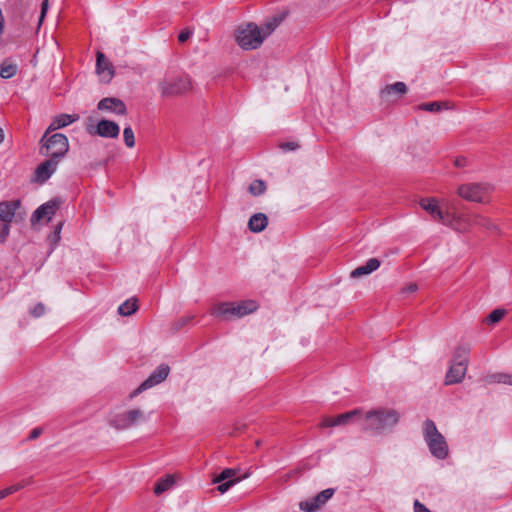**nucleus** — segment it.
Wrapping results in <instances>:
<instances>
[{
    "mask_svg": "<svg viewBox=\"0 0 512 512\" xmlns=\"http://www.w3.org/2000/svg\"><path fill=\"white\" fill-rule=\"evenodd\" d=\"M96 71L105 82H109L114 76V70L111 62L102 52H97Z\"/></svg>",
    "mask_w": 512,
    "mask_h": 512,
    "instance_id": "nucleus-19",
    "label": "nucleus"
},
{
    "mask_svg": "<svg viewBox=\"0 0 512 512\" xmlns=\"http://www.w3.org/2000/svg\"><path fill=\"white\" fill-rule=\"evenodd\" d=\"M492 190L493 187L488 183H468L460 185L457 193L467 201L484 202Z\"/></svg>",
    "mask_w": 512,
    "mask_h": 512,
    "instance_id": "nucleus-9",
    "label": "nucleus"
},
{
    "mask_svg": "<svg viewBox=\"0 0 512 512\" xmlns=\"http://www.w3.org/2000/svg\"><path fill=\"white\" fill-rule=\"evenodd\" d=\"M45 306L42 303L36 304L30 311L31 315L34 317H40L45 313Z\"/></svg>",
    "mask_w": 512,
    "mask_h": 512,
    "instance_id": "nucleus-37",
    "label": "nucleus"
},
{
    "mask_svg": "<svg viewBox=\"0 0 512 512\" xmlns=\"http://www.w3.org/2000/svg\"><path fill=\"white\" fill-rule=\"evenodd\" d=\"M266 188V183L263 180H254L248 190L253 196H259L266 191Z\"/></svg>",
    "mask_w": 512,
    "mask_h": 512,
    "instance_id": "nucleus-32",
    "label": "nucleus"
},
{
    "mask_svg": "<svg viewBox=\"0 0 512 512\" xmlns=\"http://www.w3.org/2000/svg\"><path fill=\"white\" fill-rule=\"evenodd\" d=\"M18 67L9 60H5L0 66V76L3 79H10L16 75Z\"/></svg>",
    "mask_w": 512,
    "mask_h": 512,
    "instance_id": "nucleus-29",
    "label": "nucleus"
},
{
    "mask_svg": "<svg viewBox=\"0 0 512 512\" xmlns=\"http://www.w3.org/2000/svg\"><path fill=\"white\" fill-rule=\"evenodd\" d=\"M42 433V429L41 428H34L31 432H30V435H29V439L30 440H34L36 438H38Z\"/></svg>",
    "mask_w": 512,
    "mask_h": 512,
    "instance_id": "nucleus-45",
    "label": "nucleus"
},
{
    "mask_svg": "<svg viewBox=\"0 0 512 512\" xmlns=\"http://www.w3.org/2000/svg\"><path fill=\"white\" fill-rule=\"evenodd\" d=\"M61 229H62V223H59L56 228H55V231H54V235L57 239L60 238V232H61Z\"/></svg>",
    "mask_w": 512,
    "mask_h": 512,
    "instance_id": "nucleus-46",
    "label": "nucleus"
},
{
    "mask_svg": "<svg viewBox=\"0 0 512 512\" xmlns=\"http://www.w3.org/2000/svg\"><path fill=\"white\" fill-rule=\"evenodd\" d=\"M416 290H417V285L416 284H410L409 286H407L405 288V291L408 292V293L415 292Z\"/></svg>",
    "mask_w": 512,
    "mask_h": 512,
    "instance_id": "nucleus-47",
    "label": "nucleus"
},
{
    "mask_svg": "<svg viewBox=\"0 0 512 512\" xmlns=\"http://www.w3.org/2000/svg\"><path fill=\"white\" fill-rule=\"evenodd\" d=\"M31 483V479L22 480L17 484L11 485L6 488L8 495L18 492Z\"/></svg>",
    "mask_w": 512,
    "mask_h": 512,
    "instance_id": "nucleus-35",
    "label": "nucleus"
},
{
    "mask_svg": "<svg viewBox=\"0 0 512 512\" xmlns=\"http://www.w3.org/2000/svg\"><path fill=\"white\" fill-rule=\"evenodd\" d=\"M48 8H49V1L48 0H44L41 4V13H40V17H39V25H41V23L43 22L44 18H45V15L48 11Z\"/></svg>",
    "mask_w": 512,
    "mask_h": 512,
    "instance_id": "nucleus-40",
    "label": "nucleus"
},
{
    "mask_svg": "<svg viewBox=\"0 0 512 512\" xmlns=\"http://www.w3.org/2000/svg\"><path fill=\"white\" fill-rule=\"evenodd\" d=\"M138 309L137 299L136 298H130L127 299L125 302H123L119 308L118 312L122 316H130L133 313H135Z\"/></svg>",
    "mask_w": 512,
    "mask_h": 512,
    "instance_id": "nucleus-27",
    "label": "nucleus"
},
{
    "mask_svg": "<svg viewBox=\"0 0 512 512\" xmlns=\"http://www.w3.org/2000/svg\"><path fill=\"white\" fill-rule=\"evenodd\" d=\"M495 381L498 383L512 385V375L511 374H498L495 376Z\"/></svg>",
    "mask_w": 512,
    "mask_h": 512,
    "instance_id": "nucleus-38",
    "label": "nucleus"
},
{
    "mask_svg": "<svg viewBox=\"0 0 512 512\" xmlns=\"http://www.w3.org/2000/svg\"><path fill=\"white\" fill-rule=\"evenodd\" d=\"M7 496H9V495H8V493H7L6 488H5V489H3V490H0V500H1V499H3V498H5V497H7Z\"/></svg>",
    "mask_w": 512,
    "mask_h": 512,
    "instance_id": "nucleus-48",
    "label": "nucleus"
},
{
    "mask_svg": "<svg viewBox=\"0 0 512 512\" xmlns=\"http://www.w3.org/2000/svg\"><path fill=\"white\" fill-rule=\"evenodd\" d=\"M454 165L458 168H463L467 165V159L465 157H457L454 161Z\"/></svg>",
    "mask_w": 512,
    "mask_h": 512,
    "instance_id": "nucleus-44",
    "label": "nucleus"
},
{
    "mask_svg": "<svg viewBox=\"0 0 512 512\" xmlns=\"http://www.w3.org/2000/svg\"><path fill=\"white\" fill-rule=\"evenodd\" d=\"M380 267V261L377 258H370L364 265L355 268L350 276L352 278H359L368 275Z\"/></svg>",
    "mask_w": 512,
    "mask_h": 512,
    "instance_id": "nucleus-23",
    "label": "nucleus"
},
{
    "mask_svg": "<svg viewBox=\"0 0 512 512\" xmlns=\"http://www.w3.org/2000/svg\"><path fill=\"white\" fill-rule=\"evenodd\" d=\"M237 44L244 50H254L263 43L260 28L255 23H247L237 28L235 32Z\"/></svg>",
    "mask_w": 512,
    "mask_h": 512,
    "instance_id": "nucleus-5",
    "label": "nucleus"
},
{
    "mask_svg": "<svg viewBox=\"0 0 512 512\" xmlns=\"http://www.w3.org/2000/svg\"><path fill=\"white\" fill-rule=\"evenodd\" d=\"M451 227L460 232L468 231L474 227L484 228L487 230L496 229V226L489 218L475 213L455 214V220Z\"/></svg>",
    "mask_w": 512,
    "mask_h": 512,
    "instance_id": "nucleus-6",
    "label": "nucleus"
},
{
    "mask_svg": "<svg viewBox=\"0 0 512 512\" xmlns=\"http://www.w3.org/2000/svg\"><path fill=\"white\" fill-rule=\"evenodd\" d=\"M97 108L100 111L109 112L116 115H126L127 113V107L125 103L121 99L115 97H106L101 99L97 104Z\"/></svg>",
    "mask_w": 512,
    "mask_h": 512,
    "instance_id": "nucleus-15",
    "label": "nucleus"
},
{
    "mask_svg": "<svg viewBox=\"0 0 512 512\" xmlns=\"http://www.w3.org/2000/svg\"><path fill=\"white\" fill-rule=\"evenodd\" d=\"M268 224V218L264 213H256L252 215L248 222L250 231L254 233L262 232Z\"/></svg>",
    "mask_w": 512,
    "mask_h": 512,
    "instance_id": "nucleus-25",
    "label": "nucleus"
},
{
    "mask_svg": "<svg viewBox=\"0 0 512 512\" xmlns=\"http://www.w3.org/2000/svg\"><path fill=\"white\" fill-rule=\"evenodd\" d=\"M193 87L188 75L176 78H165L159 83L162 96H176L190 91Z\"/></svg>",
    "mask_w": 512,
    "mask_h": 512,
    "instance_id": "nucleus-8",
    "label": "nucleus"
},
{
    "mask_svg": "<svg viewBox=\"0 0 512 512\" xmlns=\"http://www.w3.org/2000/svg\"><path fill=\"white\" fill-rule=\"evenodd\" d=\"M191 36V32L189 30H183L178 35V40L181 43H184L186 40H188Z\"/></svg>",
    "mask_w": 512,
    "mask_h": 512,
    "instance_id": "nucleus-43",
    "label": "nucleus"
},
{
    "mask_svg": "<svg viewBox=\"0 0 512 512\" xmlns=\"http://www.w3.org/2000/svg\"><path fill=\"white\" fill-rule=\"evenodd\" d=\"M281 148L284 151H292L298 148V144L295 142H285L281 144Z\"/></svg>",
    "mask_w": 512,
    "mask_h": 512,
    "instance_id": "nucleus-42",
    "label": "nucleus"
},
{
    "mask_svg": "<svg viewBox=\"0 0 512 512\" xmlns=\"http://www.w3.org/2000/svg\"><path fill=\"white\" fill-rule=\"evenodd\" d=\"M282 18L274 17L273 19L267 21L262 28H260L263 36V40L268 37L280 24Z\"/></svg>",
    "mask_w": 512,
    "mask_h": 512,
    "instance_id": "nucleus-30",
    "label": "nucleus"
},
{
    "mask_svg": "<svg viewBox=\"0 0 512 512\" xmlns=\"http://www.w3.org/2000/svg\"><path fill=\"white\" fill-rule=\"evenodd\" d=\"M260 443H261V442H260L259 440H258V441H256V445H257V446H260Z\"/></svg>",
    "mask_w": 512,
    "mask_h": 512,
    "instance_id": "nucleus-50",
    "label": "nucleus"
},
{
    "mask_svg": "<svg viewBox=\"0 0 512 512\" xmlns=\"http://www.w3.org/2000/svg\"><path fill=\"white\" fill-rule=\"evenodd\" d=\"M174 483L175 481L173 476L167 475L166 477L161 478L156 482L154 486V493L156 495H160L165 491L169 490L174 485Z\"/></svg>",
    "mask_w": 512,
    "mask_h": 512,
    "instance_id": "nucleus-28",
    "label": "nucleus"
},
{
    "mask_svg": "<svg viewBox=\"0 0 512 512\" xmlns=\"http://www.w3.org/2000/svg\"><path fill=\"white\" fill-rule=\"evenodd\" d=\"M399 413L393 409L379 408L366 413L362 410L361 430L382 433L394 427L399 421Z\"/></svg>",
    "mask_w": 512,
    "mask_h": 512,
    "instance_id": "nucleus-1",
    "label": "nucleus"
},
{
    "mask_svg": "<svg viewBox=\"0 0 512 512\" xmlns=\"http://www.w3.org/2000/svg\"><path fill=\"white\" fill-rule=\"evenodd\" d=\"M407 86L404 82H395L383 87L380 97L385 101H395L407 93Z\"/></svg>",
    "mask_w": 512,
    "mask_h": 512,
    "instance_id": "nucleus-17",
    "label": "nucleus"
},
{
    "mask_svg": "<svg viewBox=\"0 0 512 512\" xmlns=\"http://www.w3.org/2000/svg\"><path fill=\"white\" fill-rule=\"evenodd\" d=\"M334 492L335 490L333 488L325 489L311 499L301 501L299 503V508L303 512H315L332 498Z\"/></svg>",
    "mask_w": 512,
    "mask_h": 512,
    "instance_id": "nucleus-12",
    "label": "nucleus"
},
{
    "mask_svg": "<svg viewBox=\"0 0 512 512\" xmlns=\"http://www.w3.org/2000/svg\"><path fill=\"white\" fill-rule=\"evenodd\" d=\"M3 138H4L3 131L0 128V143L3 141Z\"/></svg>",
    "mask_w": 512,
    "mask_h": 512,
    "instance_id": "nucleus-49",
    "label": "nucleus"
},
{
    "mask_svg": "<svg viewBox=\"0 0 512 512\" xmlns=\"http://www.w3.org/2000/svg\"><path fill=\"white\" fill-rule=\"evenodd\" d=\"M79 119V116L77 114H60L56 116L49 127L46 130V135H49L51 132L66 127L70 125L71 123L77 121Z\"/></svg>",
    "mask_w": 512,
    "mask_h": 512,
    "instance_id": "nucleus-21",
    "label": "nucleus"
},
{
    "mask_svg": "<svg viewBox=\"0 0 512 512\" xmlns=\"http://www.w3.org/2000/svg\"><path fill=\"white\" fill-rule=\"evenodd\" d=\"M362 409H354L336 416L338 426H345L353 422L361 425Z\"/></svg>",
    "mask_w": 512,
    "mask_h": 512,
    "instance_id": "nucleus-24",
    "label": "nucleus"
},
{
    "mask_svg": "<svg viewBox=\"0 0 512 512\" xmlns=\"http://www.w3.org/2000/svg\"><path fill=\"white\" fill-rule=\"evenodd\" d=\"M467 368L468 366H466V363L452 361V364L445 376V384L452 385L462 382L466 375Z\"/></svg>",
    "mask_w": 512,
    "mask_h": 512,
    "instance_id": "nucleus-18",
    "label": "nucleus"
},
{
    "mask_svg": "<svg viewBox=\"0 0 512 512\" xmlns=\"http://www.w3.org/2000/svg\"><path fill=\"white\" fill-rule=\"evenodd\" d=\"M443 108H447V104L445 102H429V103H422L418 106V109L428 112H439Z\"/></svg>",
    "mask_w": 512,
    "mask_h": 512,
    "instance_id": "nucleus-31",
    "label": "nucleus"
},
{
    "mask_svg": "<svg viewBox=\"0 0 512 512\" xmlns=\"http://www.w3.org/2000/svg\"><path fill=\"white\" fill-rule=\"evenodd\" d=\"M9 232H10L9 223L3 222V224H0V242L1 243L6 241V238L8 237Z\"/></svg>",
    "mask_w": 512,
    "mask_h": 512,
    "instance_id": "nucleus-36",
    "label": "nucleus"
},
{
    "mask_svg": "<svg viewBox=\"0 0 512 512\" xmlns=\"http://www.w3.org/2000/svg\"><path fill=\"white\" fill-rule=\"evenodd\" d=\"M59 161L50 158L42 162L35 170L36 180L40 183L47 181L55 172Z\"/></svg>",
    "mask_w": 512,
    "mask_h": 512,
    "instance_id": "nucleus-20",
    "label": "nucleus"
},
{
    "mask_svg": "<svg viewBox=\"0 0 512 512\" xmlns=\"http://www.w3.org/2000/svg\"><path fill=\"white\" fill-rule=\"evenodd\" d=\"M40 154L49 156L55 160H60L69 150V142L67 137L62 133H55L48 137L46 132L40 140Z\"/></svg>",
    "mask_w": 512,
    "mask_h": 512,
    "instance_id": "nucleus-4",
    "label": "nucleus"
},
{
    "mask_svg": "<svg viewBox=\"0 0 512 512\" xmlns=\"http://www.w3.org/2000/svg\"><path fill=\"white\" fill-rule=\"evenodd\" d=\"M419 205L423 210L430 214L433 220L450 227L453 225L455 214L443 212L435 198H423L419 201Z\"/></svg>",
    "mask_w": 512,
    "mask_h": 512,
    "instance_id": "nucleus-10",
    "label": "nucleus"
},
{
    "mask_svg": "<svg viewBox=\"0 0 512 512\" xmlns=\"http://www.w3.org/2000/svg\"><path fill=\"white\" fill-rule=\"evenodd\" d=\"M123 138L127 147L133 148L135 146V136L132 128L127 126L123 130Z\"/></svg>",
    "mask_w": 512,
    "mask_h": 512,
    "instance_id": "nucleus-34",
    "label": "nucleus"
},
{
    "mask_svg": "<svg viewBox=\"0 0 512 512\" xmlns=\"http://www.w3.org/2000/svg\"><path fill=\"white\" fill-rule=\"evenodd\" d=\"M238 470L233 468L224 469L219 475H217L212 482L214 484L218 483L217 490L224 494L226 493L234 484L240 481V477H237Z\"/></svg>",
    "mask_w": 512,
    "mask_h": 512,
    "instance_id": "nucleus-14",
    "label": "nucleus"
},
{
    "mask_svg": "<svg viewBox=\"0 0 512 512\" xmlns=\"http://www.w3.org/2000/svg\"><path fill=\"white\" fill-rule=\"evenodd\" d=\"M423 437L430 453L437 459L443 460L449 454L445 437L438 431L434 421L427 419L422 426Z\"/></svg>",
    "mask_w": 512,
    "mask_h": 512,
    "instance_id": "nucleus-2",
    "label": "nucleus"
},
{
    "mask_svg": "<svg viewBox=\"0 0 512 512\" xmlns=\"http://www.w3.org/2000/svg\"><path fill=\"white\" fill-rule=\"evenodd\" d=\"M257 309V304L253 300H246L240 302H226L214 306L212 315L225 320L232 318L244 317Z\"/></svg>",
    "mask_w": 512,
    "mask_h": 512,
    "instance_id": "nucleus-3",
    "label": "nucleus"
},
{
    "mask_svg": "<svg viewBox=\"0 0 512 512\" xmlns=\"http://www.w3.org/2000/svg\"><path fill=\"white\" fill-rule=\"evenodd\" d=\"M59 205L60 203L57 200H50L42 204L32 214L31 222H38L44 218H46L47 221H50L52 217L55 215L56 211L58 210Z\"/></svg>",
    "mask_w": 512,
    "mask_h": 512,
    "instance_id": "nucleus-16",
    "label": "nucleus"
},
{
    "mask_svg": "<svg viewBox=\"0 0 512 512\" xmlns=\"http://www.w3.org/2000/svg\"><path fill=\"white\" fill-rule=\"evenodd\" d=\"M87 131L91 135H98L104 138H117L120 133V127L114 121L102 119L97 123L96 127L90 126L87 128Z\"/></svg>",
    "mask_w": 512,
    "mask_h": 512,
    "instance_id": "nucleus-13",
    "label": "nucleus"
},
{
    "mask_svg": "<svg viewBox=\"0 0 512 512\" xmlns=\"http://www.w3.org/2000/svg\"><path fill=\"white\" fill-rule=\"evenodd\" d=\"M414 512H431L424 504L419 500L414 501Z\"/></svg>",
    "mask_w": 512,
    "mask_h": 512,
    "instance_id": "nucleus-41",
    "label": "nucleus"
},
{
    "mask_svg": "<svg viewBox=\"0 0 512 512\" xmlns=\"http://www.w3.org/2000/svg\"><path fill=\"white\" fill-rule=\"evenodd\" d=\"M470 346L469 345H459L456 347L453 355L454 362L466 363L468 366L469 362V354H470Z\"/></svg>",
    "mask_w": 512,
    "mask_h": 512,
    "instance_id": "nucleus-26",
    "label": "nucleus"
},
{
    "mask_svg": "<svg viewBox=\"0 0 512 512\" xmlns=\"http://www.w3.org/2000/svg\"><path fill=\"white\" fill-rule=\"evenodd\" d=\"M320 426L323 428L338 426L336 417H324L320 423Z\"/></svg>",
    "mask_w": 512,
    "mask_h": 512,
    "instance_id": "nucleus-39",
    "label": "nucleus"
},
{
    "mask_svg": "<svg viewBox=\"0 0 512 512\" xmlns=\"http://www.w3.org/2000/svg\"><path fill=\"white\" fill-rule=\"evenodd\" d=\"M147 421V415L140 408H134L117 414L110 425L117 430L130 429Z\"/></svg>",
    "mask_w": 512,
    "mask_h": 512,
    "instance_id": "nucleus-7",
    "label": "nucleus"
},
{
    "mask_svg": "<svg viewBox=\"0 0 512 512\" xmlns=\"http://www.w3.org/2000/svg\"><path fill=\"white\" fill-rule=\"evenodd\" d=\"M19 206V200L0 202V221L10 223Z\"/></svg>",
    "mask_w": 512,
    "mask_h": 512,
    "instance_id": "nucleus-22",
    "label": "nucleus"
},
{
    "mask_svg": "<svg viewBox=\"0 0 512 512\" xmlns=\"http://www.w3.org/2000/svg\"><path fill=\"white\" fill-rule=\"evenodd\" d=\"M506 314V310L502 308H498L493 310L486 318V322L488 324H496L498 323Z\"/></svg>",
    "mask_w": 512,
    "mask_h": 512,
    "instance_id": "nucleus-33",
    "label": "nucleus"
},
{
    "mask_svg": "<svg viewBox=\"0 0 512 512\" xmlns=\"http://www.w3.org/2000/svg\"><path fill=\"white\" fill-rule=\"evenodd\" d=\"M170 368L166 364L159 365L150 375L149 377L143 381L140 386L135 389L130 395V399L136 397L143 391L150 389L161 382H163L169 375Z\"/></svg>",
    "mask_w": 512,
    "mask_h": 512,
    "instance_id": "nucleus-11",
    "label": "nucleus"
}]
</instances>
